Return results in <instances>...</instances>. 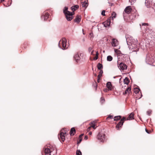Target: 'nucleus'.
Listing matches in <instances>:
<instances>
[{
    "instance_id": "1",
    "label": "nucleus",
    "mask_w": 155,
    "mask_h": 155,
    "mask_svg": "<svg viewBox=\"0 0 155 155\" xmlns=\"http://www.w3.org/2000/svg\"><path fill=\"white\" fill-rule=\"evenodd\" d=\"M127 41V43H130L131 45H130L129 48L133 52H137L139 50V44L137 39H133V38L130 36H126ZM128 44V43H127Z\"/></svg>"
},
{
    "instance_id": "2",
    "label": "nucleus",
    "mask_w": 155,
    "mask_h": 155,
    "mask_svg": "<svg viewBox=\"0 0 155 155\" xmlns=\"http://www.w3.org/2000/svg\"><path fill=\"white\" fill-rule=\"evenodd\" d=\"M147 63L152 64L155 62V52H151L147 55L146 60Z\"/></svg>"
},
{
    "instance_id": "3",
    "label": "nucleus",
    "mask_w": 155,
    "mask_h": 155,
    "mask_svg": "<svg viewBox=\"0 0 155 155\" xmlns=\"http://www.w3.org/2000/svg\"><path fill=\"white\" fill-rule=\"evenodd\" d=\"M63 12L68 21H70L74 17L73 15L74 14V12H71L68 11L67 7H64Z\"/></svg>"
},
{
    "instance_id": "4",
    "label": "nucleus",
    "mask_w": 155,
    "mask_h": 155,
    "mask_svg": "<svg viewBox=\"0 0 155 155\" xmlns=\"http://www.w3.org/2000/svg\"><path fill=\"white\" fill-rule=\"evenodd\" d=\"M45 155H54L57 153L56 149L52 148L50 146L45 147Z\"/></svg>"
},
{
    "instance_id": "5",
    "label": "nucleus",
    "mask_w": 155,
    "mask_h": 155,
    "mask_svg": "<svg viewBox=\"0 0 155 155\" xmlns=\"http://www.w3.org/2000/svg\"><path fill=\"white\" fill-rule=\"evenodd\" d=\"M67 40L65 38H63L61 39L59 43L58 46L60 48L62 49H65L68 48L66 45Z\"/></svg>"
},
{
    "instance_id": "6",
    "label": "nucleus",
    "mask_w": 155,
    "mask_h": 155,
    "mask_svg": "<svg viewBox=\"0 0 155 155\" xmlns=\"http://www.w3.org/2000/svg\"><path fill=\"white\" fill-rule=\"evenodd\" d=\"M105 135L103 133H99L97 136V139L99 140L100 142H104L105 139Z\"/></svg>"
},
{
    "instance_id": "7",
    "label": "nucleus",
    "mask_w": 155,
    "mask_h": 155,
    "mask_svg": "<svg viewBox=\"0 0 155 155\" xmlns=\"http://www.w3.org/2000/svg\"><path fill=\"white\" fill-rule=\"evenodd\" d=\"M118 66L120 69L122 70H126L127 68V66L125 63L121 62L119 64L118 61H117Z\"/></svg>"
},
{
    "instance_id": "8",
    "label": "nucleus",
    "mask_w": 155,
    "mask_h": 155,
    "mask_svg": "<svg viewBox=\"0 0 155 155\" xmlns=\"http://www.w3.org/2000/svg\"><path fill=\"white\" fill-rule=\"evenodd\" d=\"M81 54L78 53L74 55V58L76 62H78L80 61L81 59Z\"/></svg>"
},
{
    "instance_id": "9",
    "label": "nucleus",
    "mask_w": 155,
    "mask_h": 155,
    "mask_svg": "<svg viewBox=\"0 0 155 155\" xmlns=\"http://www.w3.org/2000/svg\"><path fill=\"white\" fill-rule=\"evenodd\" d=\"M125 117H123L120 120V121L118 124L116 126V128L117 130H119L120 127H121L122 125H123L124 123V121L125 120H126Z\"/></svg>"
},
{
    "instance_id": "10",
    "label": "nucleus",
    "mask_w": 155,
    "mask_h": 155,
    "mask_svg": "<svg viewBox=\"0 0 155 155\" xmlns=\"http://www.w3.org/2000/svg\"><path fill=\"white\" fill-rule=\"evenodd\" d=\"M61 131H62V130ZM66 135V132H63L61 131L59 135L60 137L58 136V138L59 139H61L63 141H64L65 139V137Z\"/></svg>"
},
{
    "instance_id": "11",
    "label": "nucleus",
    "mask_w": 155,
    "mask_h": 155,
    "mask_svg": "<svg viewBox=\"0 0 155 155\" xmlns=\"http://www.w3.org/2000/svg\"><path fill=\"white\" fill-rule=\"evenodd\" d=\"M145 4L147 8L150 7L152 5V0H146Z\"/></svg>"
},
{
    "instance_id": "12",
    "label": "nucleus",
    "mask_w": 155,
    "mask_h": 155,
    "mask_svg": "<svg viewBox=\"0 0 155 155\" xmlns=\"http://www.w3.org/2000/svg\"><path fill=\"white\" fill-rule=\"evenodd\" d=\"M104 26L105 27H108L109 26L110 23V19H108L106 21L104 22L103 23Z\"/></svg>"
},
{
    "instance_id": "13",
    "label": "nucleus",
    "mask_w": 155,
    "mask_h": 155,
    "mask_svg": "<svg viewBox=\"0 0 155 155\" xmlns=\"http://www.w3.org/2000/svg\"><path fill=\"white\" fill-rule=\"evenodd\" d=\"M49 14L46 12L43 13V15L41 17V19H43L44 21L47 20L48 18Z\"/></svg>"
},
{
    "instance_id": "14",
    "label": "nucleus",
    "mask_w": 155,
    "mask_h": 155,
    "mask_svg": "<svg viewBox=\"0 0 155 155\" xmlns=\"http://www.w3.org/2000/svg\"><path fill=\"white\" fill-rule=\"evenodd\" d=\"M132 10V9L130 6H128L126 8L124 9V12L125 13L127 14H130Z\"/></svg>"
},
{
    "instance_id": "15",
    "label": "nucleus",
    "mask_w": 155,
    "mask_h": 155,
    "mask_svg": "<svg viewBox=\"0 0 155 155\" xmlns=\"http://www.w3.org/2000/svg\"><path fill=\"white\" fill-rule=\"evenodd\" d=\"M112 45L113 47H116L118 44V42L117 40L113 39L112 40Z\"/></svg>"
},
{
    "instance_id": "16",
    "label": "nucleus",
    "mask_w": 155,
    "mask_h": 155,
    "mask_svg": "<svg viewBox=\"0 0 155 155\" xmlns=\"http://www.w3.org/2000/svg\"><path fill=\"white\" fill-rule=\"evenodd\" d=\"M81 15H77L74 20V21L77 23H79L81 21Z\"/></svg>"
},
{
    "instance_id": "17",
    "label": "nucleus",
    "mask_w": 155,
    "mask_h": 155,
    "mask_svg": "<svg viewBox=\"0 0 155 155\" xmlns=\"http://www.w3.org/2000/svg\"><path fill=\"white\" fill-rule=\"evenodd\" d=\"M79 8V6L78 5H75L72 6L71 8V11H72V12H74L76 10L78 9Z\"/></svg>"
},
{
    "instance_id": "18",
    "label": "nucleus",
    "mask_w": 155,
    "mask_h": 155,
    "mask_svg": "<svg viewBox=\"0 0 155 155\" xmlns=\"http://www.w3.org/2000/svg\"><path fill=\"white\" fill-rule=\"evenodd\" d=\"M106 86L109 90H111L112 88V85L110 82H108L106 84Z\"/></svg>"
},
{
    "instance_id": "19",
    "label": "nucleus",
    "mask_w": 155,
    "mask_h": 155,
    "mask_svg": "<svg viewBox=\"0 0 155 155\" xmlns=\"http://www.w3.org/2000/svg\"><path fill=\"white\" fill-rule=\"evenodd\" d=\"M134 114L133 113H131L130 115L128 117L127 119V120H131L134 119Z\"/></svg>"
},
{
    "instance_id": "20",
    "label": "nucleus",
    "mask_w": 155,
    "mask_h": 155,
    "mask_svg": "<svg viewBox=\"0 0 155 155\" xmlns=\"http://www.w3.org/2000/svg\"><path fill=\"white\" fill-rule=\"evenodd\" d=\"M131 90V88L130 87H127V89L126 90L125 92L124 93H123V94L124 95H125L127 93L129 94Z\"/></svg>"
},
{
    "instance_id": "21",
    "label": "nucleus",
    "mask_w": 155,
    "mask_h": 155,
    "mask_svg": "<svg viewBox=\"0 0 155 155\" xmlns=\"http://www.w3.org/2000/svg\"><path fill=\"white\" fill-rule=\"evenodd\" d=\"M75 133V130L74 128H72L70 131V135H74Z\"/></svg>"
},
{
    "instance_id": "22",
    "label": "nucleus",
    "mask_w": 155,
    "mask_h": 155,
    "mask_svg": "<svg viewBox=\"0 0 155 155\" xmlns=\"http://www.w3.org/2000/svg\"><path fill=\"white\" fill-rule=\"evenodd\" d=\"M124 82L125 84H128L129 82L128 78H126L124 79Z\"/></svg>"
},
{
    "instance_id": "23",
    "label": "nucleus",
    "mask_w": 155,
    "mask_h": 155,
    "mask_svg": "<svg viewBox=\"0 0 155 155\" xmlns=\"http://www.w3.org/2000/svg\"><path fill=\"white\" fill-rule=\"evenodd\" d=\"M153 31L152 30H150L149 29H148L146 30V33L147 34V35H148V34H151L152 32Z\"/></svg>"
},
{
    "instance_id": "24",
    "label": "nucleus",
    "mask_w": 155,
    "mask_h": 155,
    "mask_svg": "<svg viewBox=\"0 0 155 155\" xmlns=\"http://www.w3.org/2000/svg\"><path fill=\"white\" fill-rule=\"evenodd\" d=\"M121 118L120 116H115L114 118V120L115 121H117L120 119Z\"/></svg>"
},
{
    "instance_id": "25",
    "label": "nucleus",
    "mask_w": 155,
    "mask_h": 155,
    "mask_svg": "<svg viewBox=\"0 0 155 155\" xmlns=\"http://www.w3.org/2000/svg\"><path fill=\"white\" fill-rule=\"evenodd\" d=\"M113 59L112 57L110 56L109 55L107 56V60L108 61H111Z\"/></svg>"
},
{
    "instance_id": "26",
    "label": "nucleus",
    "mask_w": 155,
    "mask_h": 155,
    "mask_svg": "<svg viewBox=\"0 0 155 155\" xmlns=\"http://www.w3.org/2000/svg\"><path fill=\"white\" fill-rule=\"evenodd\" d=\"M116 14L115 12H113L112 13L111 17L112 18V19H113L114 18H116Z\"/></svg>"
},
{
    "instance_id": "27",
    "label": "nucleus",
    "mask_w": 155,
    "mask_h": 155,
    "mask_svg": "<svg viewBox=\"0 0 155 155\" xmlns=\"http://www.w3.org/2000/svg\"><path fill=\"white\" fill-rule=\"evenodd\" d=\"M140 91V89L137 88H135L134 89V91L136 94L138 93Z\"/></svg>"
},
{
    "instance_id": "28",
    "label": "nucleus",
    "mask_w": 155,
    "mask_h": 155,
    "mask_svg": "<svg viewBox=\"0 0 155 155\" xmlns=\"http://www.w3.org/2000/svg\"><path fill=\"white\" fill-rule=\"evenodd\" d=\"M103 68V66L102 64L99 63L97 65L98 69L99 70H101Z\"/></svg>"
},
{
    "instance_id": "29",
    "label": "nucleus",
    "mask_w": 155,
    "mask_h": 155,
    "mask_svg": "<svg viewBox=\"0 0 155 155\" xmlns=\"http://www.w3.org/2000/svg\"><path fill=\"white\" fill-rule=\"evenodd\" d=\"M87 3L86 1H84L82 2V6L83 7H85L86 6Z\"/></svg>"
},
{
    "instance_id": "30",
    "label": "nucleus",
    "mask_w": 155,
    "mask_h": 155,
    "mask_svg": "<svg viewBox=\"0 0 155 155\" xmlns=\"http://www.w3.org/2000/svg\"><path fill=\"white\" fill-rule=\"evenodd\" d=\"M76 155H82L81 152L80 150H77L76 152Z\"/></svg>"
},
{
    "instance_id": "31",
    "label": "nucleus",
    "mask_w": 155,
    "mask_h": 155,
    "mask_svg": "<svg viewBox=\"0 0 155 155\" xmlns=\"http://www.w3.org/2000/svg\"><path fill=\"white\" fill-rule=\"evenodd\" d=\"M114 51H115V52L117 54H119L120 53V51H119L118 49H115L114 48Z\"/></svg>"
},
{
    "instance_id": "32",
    "label": "nucleus",
    "mask_w": 155,
    "mask_h": 155,
    "mask_svg": "<svg viewBox=\"0 0 155 155\" xmlns=\"http://www.w3.org/2000/svg\"><path fill=\"white\" fill-rule=\"evenodd\" d=\"M82 140V138L79 137L78 141V144H79L80 143Z\"/></svg>"
},
{
    "instance_id": "33",
    "label": "nucleus",
    "mask_w": 155,
    "mask_h": 155,
    "mask_svg": "<svg viewBox=\"0 0 155 155\" xmlns=\"http://www.w3.org/2000/svg\"><path fill=\"white\" fill-rule=\"evenodd\" d=\"M90 126H91V125H95V122L94 121H93L92 122H91L90 124Z\"/></svg>"
},
{
    "instance_id": "34",
    "label": "nucleus",
    "mask_w": 155,
    "mask_h": 155,
    "mask_svg": "<svg viewBox=\"0 0 155 155\" xmlns=\"http://www.w3.org/2000/svg\"><path fill=\"white\" fill-rule=\"evenodd\" d=\"M101 102L102 103H104V98L101 97Z\"/></svg>"
},
{
    "instance_id": "35",
    "label": "nucleus",
    "mask_w": 155,
    "mask_h": 155,
    "mask_svg": "<svg viewBox=\"0 0 155 155\" xmlns=\"http://www.w3.org/2000/svg\"><path fill=\"white\" fill-rule=\"evenodd\" d=\"M101 75H100V74H99V75H98V76H97V81L98 82H99V79H100V77H101Z\"/></svg>"
},
{
    "instance_id": "36",
    "label": "nucleus",
    "mask_w": 155,
    "mask_h": 155,
    "mask_svg": "<svg viewBox=\"0 0 155 155\" xmlns=\"http://www.w3.org/2000/svg\"><path fill=\"white\" fill-rule=\"evenodd\" d=\"M105 11L104 10H103L101 12V15H103L104 16L105 15Z\"/></svg>"
},
{
    "instance_id": "37",
    "label": "nucleus",
    "mask_w": 155,
    "mask_h": 155,
    "mask_svg": "<svg viewBox=\"0 0 155 155\" xmlns=\"http://www.w3.org/2000/svg\"><path fill=\"white\" fill-rule=\"evenodd\" d=\"M100 70V71L99 74H100V75H101H101L103 73V71L102 70Z\"/></svg>"
},
{
    "instance_id": "38",
    "label": "nucleus",
    "mask_w": 155,
    "mask_h": 155,
    "mask_svg": "<svg viewBox=\"0 0 155 155\" xmlns=\"http://www.w3.org/2000/svg\"><path fill=\"white\" fill-rule=\"evenodd\" d=\"M92 47H90L88 48V51L89 52L92 51Z\"/></svg>"
},
{
    "instance_id": "39",
    "label": "nucleus",
    "mask_w": 155,
    "mask_h": 155,
    "mask_svg": "<svg viewBox=\"0 0 155 155\" xmlns=\"http://www.w3.org/2000/svg\"><path fill=\"white\" fill-rule=\"evenodd\" d=\"M113 118V116H112V115H109L107 117V119H108V118L112 119V118Z\"/></svg>"
},
{
    "instance_id": "40",
    "label": "nucleus",
    "mask_w": 155,
    "mask_h": 155,
    "mask_svg": "<svg viewBox=\"0 0 155 155\" xmlns=\"http://www.w3.org/2000/svg\"><path fill=\"white\" fill-rule=\"evenodd\" d=\"M98 56H97V55H96L95 57V58H94V60H97L98 58Z\"/></svg>"
},
{
    "instance_id": "41",
    "label": "nucleus",
    "mask_w": 155,
    "mask_h": 155,
    "mask_svg": "<svg viewBox=\"0 0 155 155\" xmlns=\"http://www.w3.org/2000/svg\"><path fill=\"white\" fill-rule=\"evenodd\" d=\"M95 125H91V126H91V127H93L94 129H95L96 128L95 127Z\"/></svg>"
},
{
    "instance_id": "42",
    "label": "nucleus",
    "mask_w": 155,
    "mask_h": 155,
    "mask_svg": "<svg viewBox=\"0 0 155 155\" xmlns=\"http://www.w3.org/2000/svg\"><path fill=\"white\" fill-rule=\"evenodd\" d=\"M91 128V126L90 127H88V128L87 129V131H89L90 130V129Z\"/></svg>"
},
{
    "instance_id": "43",
    "label": "nucleus",
    "mask_w": 155,
    "mask_h": 155,
    "mask_svg": "<svg viewBox=\"0 0 155 155\" xmlns=\"http://www.w3.org/2000/svg\"><path fill=\"white\" fill-rule=\"evenodd\" d=\"M88 138V136H85L84 137V139L86 140H87Z\"/></svg>"
},
{
    "instance_id": "44",
    "label": "nucleus",
    "mask_w": 155,
    "mask_h": 155,
    "mask_svg": "<svg viewBox=\"0 0 155 155\" xmlns=\"http://www.w3.org/2000/svg\"><path fill=\"white\" fill-rule=\"evenodd\" d=\"M83 135H84L83 134H82L80 135H79V137L82 138V137L83 136Z\"/></svg>"
},
{
    "instance_id": "45",
    "label": "nucleus",
    "mask_w": 155,
    "mask_h": 155,
    "mask_svg": "<svg viewBox=\"0 0 155 155\" xmlns=\"http://www.w3.org/2000/svg\"><path fill=\"white\" fill-rule=\"evenodd\" d=\"M147 24L145 23H143L142 24V25H147Z\"/></svg>"
},
{
    "instance_id": "46",
    "label": "nucleus",
    "mask_w": 155,
    "mask_h": 155,
    "mask_svg": "<svg viewBox=\"0 0 155 155\" xmlns=\"http://www.w3.org/2000/svg\"><path fill=\"white\" fill-rule=\"evenodd\" d=\"M146 131L148 134H149L150 132L148 131V130H147L146 129H145Z\"/></svg>"
},
{
    "instance_id": "47",
    "label": "nucleus",
    "mask_w": 155,
    "mask_h": 155,
    "mask_svg": "<svg viewBox=\"0 0 155 155\" xmlns=\"http://www.w3.org/2000/svg\"><path fill=\"white\" fill-rule=\"evenodd\" d=\"M145 46L147 48L148 47H149V45H145Z\"/></svg>"
},
{
    "instance_id": "48",
    "label": "nucleus",
    "mask_w": 155,
    "mask_h": 155,
    "mask_svg": "<svg viewBox=\"0 0 155 155\" xmlns=\"http://www.w3.org/2000/svg\"><path fill=\"white\" fill-rule=\"evenodd\" d=\"M98 54H99V53H98V51H97L96 53V55L98 56Z\"/></svg>"
},
{
    "instance_id": "49",
    "label": "nucleus",
    "mask_w": 155,
    "mask_h": 155,
    "mask_svg": "<svg viewBox=\"0 0 155 155\" xmlns=\"http://www.w3.org/2000/svg\"><path fill=\"white\" fill-rule=\"evenodd\" d=\"M93 52H94V51L93 50H92L91 52V55H93Z\"/></svg>"
},
{
    "instance_id": "50",
    "label": "nucleus",
    "mask_w": 155,
    "mask_h": 155,
    "mask_svg": "<svg viewBox=\"0 0 155 155\" xmlns=\"http://www.w3.org/2000/svg\"><path fill=\"white\" fill-rule=\"evenodd\" d=\"M88 134L90 135H91L92 134V132H89L88 133Z\"/></svg>"
},
{
    "instance_id": "51",
    "label": "nucleus",
    "mask_w": 155,
    "mask_h": 155,
    "mask_svg": "<svg viewBox=\"0 0 155 155\" xmlns=\"http://www.w3.org/2000/svg\"><path fill=\"white\" fill-rule=\"evenodd\" d=\"M5 0H0V2H4Z\"/></svg>"
},
{
    "instance_id": "52",
    "label": "nucleus",
    "mask_w": 155,
    "mask_h": 155,
    "mask_svg": "<svg viewBox=\"0 0 155 155\" xmlns=\"http://www.w3.org/2000/svg\"><path fill=\"white\" fill-rule=\"evenodd\" d=\"M147 113L148 114H149V113H150V112H149V111H148L147 112Z\"/></svg>"
},
{
    "instance_id": "53",
    "label": "nucleus",
    "mask_w": 155,
    "mask_h": 155,
    "mask_svg": "<svg viewBox=\"0 0 155 155\" xmlns=\"http://www.w3.org/2000/svg\"><path fill=\"white\" fill-rule=\"evenodd\" d=\"M123 14H124V15H125V13L124 12Z\"/></svg>"
},
{
    "instance_id": "54",
    "label": "nucleus",
    "mask_w": 155,
    "mask_h": 155,
    "mask_svg": "<svg viewBox=\"0 0 155 155\" xmlns=\"http://www.w3.org/2000/svg\"><path fill=\"white\" fill-rule=\"evenodd\" d=\"M106 89H105V90H104V91H106Z\"/></svg>"
},
{
    "instance_id": "55",
    "label": "nucleus",
    "mask_w": 155,
    "mask_h": 155,
    "mask_svg": "<svg viewBox=\"0 0 155 155\" xmlns=\"http://www.w3.org/2000/svg\"><path fill=\"white\" fill-rule=\"evenodd\" d=\"M106 89H105V90H104V91H106Z\"/></svg>"
},
{
    "instance_id": "56",
    "label": "nucleus",
    "mask_w": 155,
    "mask_h": 155,
    "mask_svg": "<svg viewBox=\"0 0 155 155\" xmlns=\"http://www.w3.org/2000/svg\"><path fill=\"white\" fill-rule=\"evenodd\" d=\"M106 89H105V90H104V91H106Z\"/></svg>"
}]
</instances>
